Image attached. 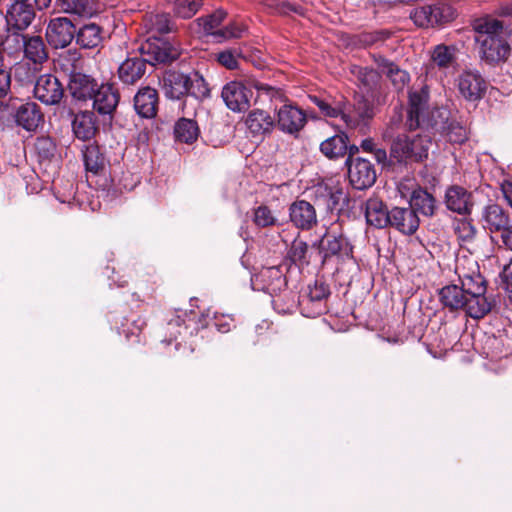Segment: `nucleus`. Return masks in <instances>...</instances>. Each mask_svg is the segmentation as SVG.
I'll use <instances>...</instances> for the list:
<instances>
[{
    "label": "nucleus",
    "instance_id": "obj_29",
    "mask_svg": "<svg viewBox=\"0 0 512 512\" xmlns=\"http://www.w3.org/2000/svg\"><path fill=\"white\" fill-rule=\"evenodd\" d=\"M484 228L491 232L504 231L509 226V216L504 209L497 205H488L482 214Z\"/></svg>",
    "mask_w": 512,
    "mask_h": 512
},
{
    "label": "nucleus",
    "instance_id": "obj_61",
    "mask_svg": "<svg viewBox=\"0 0 512 512\" xmlns=\"http://www.w3.org/2000/svg\"><path fill=\"white\" fill-rule=\"evenodd\" d=\"M84 166L86 171L93 175H97L104 170V162H84Z\"/></svg>",
    "mask_w": 512,
    "mask_h": 512
},
{
    "label": "nucleus",
    "instance_id": "obj_53",
    "mask_svg": "<svg viewBox=\"0 0 512 512\" xmlns=\"http://www.w3.org/2000/svg\"><path fill=\"white\" fill-rule=\"evenodd\" d=\"M330 195V181L321 182L312 189V196L316 204L323 205L328 208V200Z\"/></svg>",
    "mask_w": 512,
    "mask_h": 512
},
{
    "label": "nucleus",
    "instance_id": "obj_59",
    "mask_svg": "<svg viewBox=\"0 0 512 512\" xmlns=\"http://www.w3.org/2000/svg\"><path fill=\"white\" fill-rule=\"evenodd\" d=\"M83 160H99L100 150L95 144L83 145L82 149Z\"/></svg>",
    "mask_w": 512,
    "mask_h": 512
},
{
    "label": "nucleus",
    "instance_id": "obj_25",
    "mask_svg": "<svg viewBox=\"0 0 512 512\" xmlns=\"http://www.w3.org/2000/svg\"><path fill=\"white\" fill-rule=\"evenodd\" d=\"M441 304L450 311L463 310L468 315V297L458 285H447L439 291Z\"/></svg>",
    "mask_w": 512,
    "mask_h": 512
},
{
    "label": "nucleus",
    "instance_id": "obj_2",
    "mask_svg": "<svg viewBox=\"0 0 512 512\" xmlns=\"http://www.w3.org/2000/svg\"><path fill=\"white\" fill-rule=\"evenodd\" d=\"M163 83L165 94L170 99H180L185 95H191L196 99L210 96L209 85L198 71H169L165 74Z\"/></svg>",
    "mask_w": 512,
    "mask_h": 512
},
{
    "label": "nucleus",
    "instance_id": "obj_51",
    "mask_svg": "<svg viewBox=\"0 0 512 512\" xmlns=\"http://www.w3.org/2000/svg\"><path fill=\"white\" fill-rule=\"evenodd\" d=\"M225 17L226 12L224 10H217L213 14L207 16L203 19L204 31L217 36V31H215V29L223 22Z\"/></svg>",
    "mask_w": 512,
    "mask_h": 512
},
{
    "label": "nucleus",
    "instance_id": "obj_55",
    "mask_svg": "<svg viewBox=\"0 0 512 512\" xmlns=\"http://www.w3.org/2000/svg\"><path fill=\"white\" fill-rule=\"evenodd\" d=\"M214 326L221 333H227L234 326V318L231 315L215 314Z\"/></svg>",
    "mask_w": 512,
    "mask_h": 512
},
{
    "label": "nucleus",
    "instance_id": "obj_35",
    "mask_svg": "<svg viewBox=\"0 0 512 512\" xmlns=\"http://www.w3.org/2000/svg\"><path fill=\"white\" fill-rule=\"evenodd\" d=\"M199 127L196 121L180 118L174 125V136L178 142L192 144L199 136Z\"/></svg>",
    "mask_w": 512,
    "mask_h": 512
},
{
    "label": "nucleus",
    "instance_id": "obj_24",
    "mask_svg": "<svg viewBox=\"0 0 512 512\" xmlns=\"http://www.w3.org/2000/svg\"><path fill=\"white\" fill-rule=\"evenodd\" d=\"M257 280L262 284L261 289L272 297L277 296L286 287V279L279 266L263 268L257 275Z\"/></svg>",
    "mask_w": 512,
    "mask_h": 512
},
{
    "label": "nucleus",
    "instance_id": "obj_45",
    "mask_svg": "<svg viewBox=\"0 0 512 512\" xmlns=\"http://www.w3.org/2000/svg\"><path fill=\"white\" fill-rule=\"evenodd\" d=\"M21 30L9 31L2 45L9 54H15L23 51L26 43L27 35L20 32Z\"/></svg>",
    "mask_w": 512,
    "mask_h": 512
},
{
    "label": "nucleus",
    "instance_id": "obj_5",
    "mask_svg": "<svg viewBox=\"0 0 512 512\" xmlns=\"http://www.w3.org/2000/svg\"><path fill=\"white\" fill-rule=\"evenodd\" d=\"M430 146L427 137L398 135L391 144L390 155L397 160H424L428 158Z\"/></svg>",
    "mask_w": 512,
    "mask_h": 512
},
{
    "label": "nucleus",
    "instance_id": "obj_43",
    "mask_svg": "<svg viewBox=\"0 0 512 512\" xmlns=\"http://www.w3.org/2000/svg\"><path fill=\"white\" fill-rule=\"evenodd\" d=\"M433 62L440 68H448L455 62V49L446 45H437L432 53Z\"/></svg>",
    "mask_w": 512,
    "mask_h": 512
},
{
    "label": "nucleus",
    "instance_id": "obj_50",
    "mask_svg": "<svg viewBox=\"0 0 512 512\" xmlns=\"http://www.w3.org/2000/svg\"><path fill=\"white\" fill-rule=\"evenodd\" d=\"M254 222L259 227H268L275 224L276 218L267 206H259L254 211Z\"/></svg>",
    "mask_w": 512,
    "mask_h": 512
},
{
    "label": "nucleus",
    "instance_id": "obj_26",
    "mask_svg": "<svg viewBox=\"0 0 512 512\" xmlns=\"http://www.w3.org/2000/svg\"><path fill=\"white\" fill-rule=\"evenodd\" d=\"M365 218L370 226L385 228L390 222V211L379 198H369L365 204Z\"/></svg>",
    "mask_w": 512,
    "mask_h": 512
},
{
    "label": "nucleus",
    "instance_id": "obj_38",
    "mask_svg": "<svg viewBox=\"0 0 512 512\" xmlns=\"http://www.w3.org/2000/svg\"><path fill=\"white\" fill-rule=\"evenodd\" d=\"M250 87L257 90L259 96H267L268 99L274 103H283L287 101V96L281 88L270 86L267 83L260 82L258 80H250L248 82Z\"/></svg>",
    "mask_w": 512,
    "mask_h": 512
},
{
    "label": "nucleus",
    "instance_id": "obj_52",
    "mask_svg": "<svg viewBox=\"0 0 512 512\" xmlns=\"http://www.w3.org/2000/svg\"><path fill=\"white\" fill-rule=\"evenodd\" d=\"M447 136L451 142L454 143H463L468 135L467 129L456 121H451L447 125Z\"/></svg>",
    "mask_w": 512,
    "mask_h": 512
},
{
    "label": "nucleus",
    "instance_id": "obj_10",
    "mask_svg": "<svg viewBox=\"0 0 512 512\" xmlns=\"http://www.w3.org/2000/svg\"><path fill=\"white\" fill-rule=\"evenodd\" d=\"M453 17L454 12L452 11L451 7L446 5H426L416 7L410 12V18L413 20L415 25L422 28L448 22L452 20Z\"/></svg>",
    "mask_w": 512,
    "mask_h": 512
},
{
    "label": "nucleus",
    "instance_id": "obj_60",
    "mask_svg": "<svg viewBox=\"0 0 512 512\" xmlns=\"http://www.w3.org/2000/svg\"><path fill=\"white\" fill-rule=\"evenodd\" d=\"M503 282L505 284L506 290L512 293V259L510 262L504 266L502 272Z\"/></svg>",
    "mask_w": 512,
    "mask_h": 512
},
{
    "label": "nucleus",
    "instance_id": "obj_31",
    "mask_svg": "<svg viewBox=\"0 0 512 512\" xmlns=\"http://www.w3.org/2000/svg\"><path fill=\"white\" fill-rule=\"evenodd\" d=\"M330 294L329 288L324 283H315L314 286L309 287V292L307 296H305L301 305L308 306L311 304L314 307V310L311 312L309 316L320 315L325 310L324 300Z\"/></svg>",
    "mask_w": 512,
    "mask_h": 512
},
{
    "label": "nucleus",
    "instance_id": "obj_58",
    "mask_svg": "<svg viewBox=\"0 0 512 512\" xmlns=\"http://www.w3.org/2000/svg\"><path fill=\"white\" fill-rule=\"evenodd\" d=\"M243 30L237 25H230L225 27L224 29L217 30V36L223 37L225 39L229 38H239L242 35Z\"/></svg>",
    "mask_w": 512,
    "mask_h": 512
},
{
    "label": "nucleus",
    "instance_id": "obj_48",
    "mask_svg": "<svg viewBox=\"0 0 512 512\" xmlns=\"http://www.w3.org/2000/svg\"><path fill=\"white\" fill-rule=\"evenodd\" d=\"M310 101L315 104L325 117L338 118L341 115L342 106H333L331 103L316 95L309 96Z\"/></svg>",
    "mask_w": 512,
    "mask_h": 512
},
{
    "label": "nucleus",
    "instance_id": "obj_8",
    "mask_svg": "<svg viewBox=\"0 0 512 512\" xmlns=\"http://www.w3.org/2000/svg\"><path fill=\"white\" fill-rule=\"evenodd\" d=\"M373 116V105L361 97L353 105H342L340 119L346 128L364 131Z\"/></svg>",
    "mask_w": 512,
    "mask_h": 512
},
{
    "label": "nucleus",
    "instance_id": "obj_49",
    "mask_svg": "<svg viewBox=\"0 0 512 512\" xmlns=\"http://www.w3.org/2000/svg\"><path fill=\"white\" fill-rule=\"evenodd\" d=\"M307 251H308V245L305 242H303L301 240H295V241H293L290 251H289L290 259L295 264L303 265V264L307 263V260H306Z\"/></svg>",
    "mask_w": 512,
    "mask_h": 512
},
{
    "label": "nucleus",
    "instance_id": "obj_37",
    "mask_svg": "<svg viewBox=\"0 0 512 512\" xmlns=\"http://www.w3.org/2000/svg\"><path fill=\"white\" fill-rule=\"evenodd\" d=\"M379 67L397 90H402L410 80L409 74L405 70L400 69L396 64L387 59L382 58Z\"/></svg>",
    "mask_w": 512,
    "mask_h": 512
},
{
    "label": "nucleus",
    "instance_id": "obj_15",
    "mask_svg": "<svg viewBox=\"0 0 512 512\" xmlns=\"http://www.w3.org/2000/svg\"><path fill=\"white\" fill-rule=\"evenodd\" d=\"M92 100L95 111L101 115L111 116L119 103L120 95L113 84L105 83L97 86Z\"/></svg>",
    "mask_w": 512,
    "mask_h": 512
},
{
    "label": "nucleus",
    "instance_id": "obj_14",
    "mask_svg": "<svg viewBox=\"0 0 512 512\" xmlns=\"http://www.w3.org/2000/svg\"><path fill=\"white\" fill-rule=\"evenodd\" d=\"M458 89L466 100L475 102L483 97L486 82L479 72L468 70L459 76Z\"/></svg>",
    "mask_w": 512,
    "mask_h": 512
},
{
    "label": "nucleus",
    "instance_id": "obj_54",
    "mask_svg": "<svg viewBox=\"0 0 512 512\" xmlns=\"http://www.w3.org/2000/svg\"><path fill=\"white\" fill-rule=\"evenodd\" d=\"M360 148L363 152L372 154L375 160H387L386 150L379 147L371 138L364 139L360 144Z\"/></svg>",
    "mask_w": 512,
    "mask_h": 512
},
{
    "label": "nucleus",
    "instance_id": "obj_1",
    "mask_svg": "<svg viewBox=\"0 0 512 512\" xmlns=\"http://www.w3.org/2000/svg\"><path fill=\"white\" fill-rule=\"evenodd\" d=\"M474 30L482 59L488 63H498L507 58L510 46L501 21L493 17L480 18L474 22Z\"/></svg>",
    "mask_w": 512,
    "mask_h": 512
},
{
    "label": "nucleus",
    "instance_id": "obj_11",
    "mask_svg": "<svg viewBox=\"0 0 512 512\" xmlns=\"http://www.w3.org/2000/svg\"><path fill=\"white\" fill-rule=\"evenodd\" d=\"M64 95V88L58 78L52 74L39 76L34 86V96L46 105L58 104Z\"/></svg>",
    "mask_w": 512,
    "mask_h": 512
},
{
    "label": "nucleus",
    "instance_id": "obj_16",
    "mask_svg": "<svg viewBox=\"0 0 512 512\" xmlns=\"http://www.w3.org/2000/svg\"><path fill=\"white\" fill-rule=\"evenodd\" d=\"M289 218L301 230H311L318 223L315 207L305 200H297L290 205Z\"/></svg>",
    "mask_w": 512,
    "mask_h": 512
},
{
    "label": "nucleus",
    "instance_id": "obj_30",
    "mask_svg": "<svg viewBox=\"0 0 512 512\" xmlns=\"http://www.w3.org/2000/svg\"><path fill=\"white\" fill-rule=\"evenodd\" d=\"M75 39L83 49L96 48L103 40L102 28L95 23L85 24L76 32Z\"/></svg>",
    "mask_w": 512,
    "mask_h": 512
},
{
    "label": "nucleus",
    "instance_id": "obj_56",
    "mask_svg": "<svg viewBox=\"0 0 512 512\" xmlns=\"http://www.w3.org/2000/svg\"><path fill=\"white\" fill-rule=\"evenodd\" d=\"M455 230L462 240H471L476 233L475 227L468 221L458 222Z\"/></svg>",
    "mask_w": 512,
    "mask_h": 512
},
{
    "label": "nucleus",
    "instance_id": "obj_57",
    "mask_svg": "<svg viewBox=\"0 0 512 512\" xmlns=\"http://www.w3.org/2000/svg\"><path fill=\"white\" fill-rule=\"evenodd\" d=\"M415 183L411 179H405L397 185V190L401 198L411 200L412 191L416 190Z\"/></svg>",
    "mask_w": 512,
    "mask_h": 512
},
{
    "label": "nucleus",
    "instance_id": "obj_27",
    "mask_svg": "<svg viewBox=\"0 0 512 512\" xmlns=\"http://www.w3.org/2000/svg\"><path fill=\"white\" fill-rule=\"evenodd\" d=\"M23 48V57L35 66H41L48 60L46 44L40 35L28 34Z\"/></svg>",
    "mask_w": 512,
    "mask_h": 512
},
{
    "label": "nucleus",
    "instance_id": "obj_18",
    "mask_svg": "<svg viewBox=\"0 0 512 512\" xmlns=\"http://www.w3.org/2000/svg\"><path fill=\"white\" fill-rule=\"evenodd\" d=\"M351 185L358 190L372 186L376 180V171L371 162H346Z\"/></svg>",
    "mask_w": 512,
    "mask_h": 512
},
{
    "label": "nucleus",
    "instance_id": "obj_46",
    "mask_svg": "<svg viewBox=\"0 0 512 512\" xmlns=\"http://www.w3.org/2000/svg\"><path fill=\"white\" fill-rule=\"evenodd\" d=\"M242 52L238 48H230L223 50L217 54L218 62L227 69H235L238 67V60Z\"/></svg>",
    "mask_w": 512,
    "mask_h": 512
},
{
    "label": "nucleus",
    "instance_id": "obj_28",
    "mask_svg": "<svg viewBox=\"0 0 512 512\" xmlns=\"http://www.w3.org/2000/svg\"><path fill=\"white\" fill-rule=\"evenodd\" d=\"M72 130L78 139L90 140L97 131L96 117L93 112H80L74 116Z\"/></svg>",
    "mask_w": 512,
    "mask_h": 512
},
{
    "label": "nucleus",
    "instance_id": "obj_19",
    "mask_svg": "<svg viewBox=\"0 0 512 512\" xmlns=\"http://www.w3.org/2000/svg\"><path fill=\"white\" fill-rule=\"evenodd\" d=\"M158 104V92L149 86L139 89L134 96V109L142 118H154L158 111Z\"/></svg>",
    "mask_w": 512,
    "mask_h": 512
},
{
    "label": "nucleus",
    "instance_id": "obj_39",
    "mask_svg": "<svg viewBox=\"0 0 512 512\" xmlns=\"http://www.w3.org/2000/svg\"><path fill=\"white\" fill-rule=\"evenodd\" d=\"M56 145L50 137H39L31 148L32 157L38 160H51L55 157Z\"/></svg>",
    "mask_w": 512,
    "mask_h": 512
},
{
    "label": "nucleus",
    "instance_id": "obj_3",
    "mask_svg": "<svg viewBox=\"0 0 512 512\" xmlns=\"http://www.w3.org/2000/svg\"><path fill=\"white\" fill-rule=\"evenodd\" d=\"M456 273L461 282L460 288L468 297V316L474 319L483 318L492 309V303L485 294V280L474 270L471 274L462 273L459 264L456 265Z\"/></svg>",
    "mask_w": 512,
    "mask_h": 512
},
{
    "label": "nucleus",
    "instance_id": "obj_33",
    "mask_svg": "<svg viewBox=\"0 0 512 512\" xmlns=\"http://www.w3.org/2000/svg\"><path fill=\"white\" fill-rule=\"evenodd\" d=\"M436 201L434 197L426 190L418 187L412 191L409 207L415 212H420L425 216H432L435 212Z\"/></svg>",
    "mask_w": 512,
    "mask_h": 512
},
{
    "label": "nucleus",
    "instance_id": "obj_32",
    "mask_svg": "<svg viewBox=\"0 0 512 512\" xmlns=\"http://www.w3.org/2000/svg\"><path fill=\"white\" fill-rule=\"evenodd\" d=\"M246 125L252 134L262 135L272 130L274 122L268 112L256 109L248 114Z\"/></svg>",
    "mask_w": 512,
    "mask_h": 512
},
{
    "label": "nucleus",
    "instance_id": "obj_36",
    "mask_svg": "<svg viewBox=\"0 0 512 512\" xmlns=\"http://www.w3.org/2000/svg\"><path fill=\"white\" fill-rule=\"evenodd\" d=\"M320 251L326 259L338 255L341 252L348 254L351 249L348 246L347 240L343 236L325 234L320 241Z\"/></svg>",
    "mask_w": 512,
    "mask_h": 512
},
{
    "label": "nucleus",
    "instance_id": "obj_23",
    "mask_svg": "<svg viewBox=\"0 0 512 512\" xmlns=\"http://www.w3.org/2000/svg\"><path fill=\"white\" fill-rule=\"evenodd\" d=\"M472 196L465 188L451 186L445 193V204L447 209L458 214H469L473 203Z\"/></svg>",
    "mask_w": 512,
    "mask_h": 512
},
{
    "label": "nucleus",
    "instance_id": "obj_21",
    "mask_svg": "<svg viewBox=\"0 0 512 512\" xmlns=\"http://www.w3.org/2000/svg\"><path fill=\"white\" fill-rule=\"evenodd\" d=\"M98 86L97 81L89 75L77 72L69 78L68 90L73 99L78 101L91 100Z\"/></svg>",
    "mask_w": 512,
    "mask_h": 512
},
{
    "label": "nucleus",
    "instance_id": "obj_63",
    "mask_svg": "<svg viewBox=\"0 0 512 512\" xmlns=\"http://www.w3.org/2000/svg\"><path fill=\"white\" fill-rule=\"evenodd\" d=\"M33 10L37 8L38 10L46 9L50 6L51 0H29Z\"/></svg>",
    "mask_w": 512,
    "mask_h": 512
},
{
    "label": "nucleus",
    "instance_id": "obj_34",
    "mask_svg": "<svg viewBox=\"0 0 512 512\" xmlns=\"http://www.w3.org/2000/svg\"><path fill=\"white\" fill-rule=\"evenodd\" d=\"M348 136L345 133L334 135L320 145V150L324 156L332 158L344 157L348 149Z\"/></svg>",
    "mask_w": 512,
    "mask_h": 512
},
{
    "label": "nucleus",
    "instance_id": "obj_62",
    "mask_svg": "<svg viewBox=\"0 0 512 512\" xmlns=\"http://www.w3.org/2000/svg\"><path fill=\"white\" fill-rule=\"evenodd\" d=\"M504 245L512 250V226H508L501 234Z\"/></svg>",
    "mask_w": 512,
    "mask_h": 512
},
{
    "label": "nucleus",
    "instance_id": "obj_9",
    "mask_svg": "<svg viewBox=\"0 0 512 512\" xmlns=\"http://www.w3.org/2000/svg\"><path fill=\"white\" fill-rule=\"evenodd\" d=\"M76 35V28L66 17H56L49 21L46 28V39L50 46L62 49L71 44Z\"/></svg>",
    "mask_w": 512,
    "mask_h": 512
},
{
    "label": "nucleus",
    "instance_id": "obj_41",
    "mask_svg": "<svg viewBox=\"0 0 512 512\" xmlns=\"http://www.w3.org/2000/svg\"><path fill=\"white\" fill-rule=\"evenodd\" d=\"M173 5L174 13L183 19L192 18L202 7L203 0H168Z\"/></svg>",
    "mask_w": 512,
    "mask_h": 512
},
{
    "label": "nucleus",
    "instance_id": "obj_40",
    "mask_svg": "<svg viewBox=\"0 0 512 512\" xmlns=\"http://www.w3.org/2000/svg\"><path fill=\"white\" fill-rule=\"evenodd\" d=\"M145 26L150 36H162L170 32V19L167 14H152L146 18Z\"/></svg>",
    "mask_w": 512,
    "mask_h": 512
},
{
    "label": "nucleus",
    "instance_id": "obj_47",
    "mask_svg": "<svg viewBox=\"0 0 512 512\" xmlns=\"http://www.w3.org/2000/svg\"><path fill=\"white\" fill-rule=\"evenodd\" d=\"M147 137L146 135H140L138 140L134 144H130L126 147L125 154L127 157H136L139 160L147 158L149 155Z\"/></svg>",
    "mask_w": 512,
    "mask_h": 512
},
{
    "label": "nucleus",
    "instance_id": "obj_12",
    "mask_svg": "<svg viewBox=\"0 0 512 512\" xmlns=\"http://www.w3.org/2000/svg\"><path fill=\"white\" fill-rule=\"evenodd\" d=\"M251 90L242 82L231 81L222 89V99L226 106L234 112H242L249 108Z\"/></svg>",
    "mask_w": 512,
    "mask_h": 512
},
{
    "label": "nucleus",
    "instance_id": "obj_17",
    "mask_svg": "<svg viewBox=\"0 0 512 512\" xmlns=\"http://www.w3.org/2000/svg\"><path fill=\"white\" fill-rule=\"evenodd\" d=\"M35 11L29 1L15 0L6 10L7 24L15 30L26 29L33 21Z\"/></svg>",
    "mask_w": 512,
    "mask_h": 512
},
{
    "label": "nucleus",
    "instance_id": "obj_13",
    "mask_svg": "<svg viewBox=\"0 0 512 512\" xmlns=\"http://www.w3.org/2000/svg\"><path fill=\"white\" fill-rule=\"evenodd\" d=\"M307 122L305 113L291 104H284L277 114L279 129L291 135H297Z\"/></svg>",
    "mask_w": 512,
    "mask_h": 512
},
{
    "label": "nucleus",
    "instance_id": "obj_44",
    "mask_svg": "<svg viewBox=\"0 0 512 512\" xmlns=\"http://www.w3.org/2000/svg\"><path fill=\"white\" fill-rule=\"evenodd\" d=\"M348 202V196L343 187L332 180H330V195L328 200V210L343 209Z\"/></svg>",
    "mask_w": 512,
    "mask_h": 512
},
{
    "label": "nucleus",
    "instance_id": "obj_42",
    "mask_svg": "<svg viewBox=\"0 0 512 512\" xmlns=\"http://www.w3.org/2000/svg\"><path fill=\"white\" fill-rule=\"evenodd\" d=\"M57 3L65 13L84 16L93 11L90 0H57Z\"/></svg>",
    "mask_w": 512,
    "mask_h": 512
},
{
    "label": "nucleus",
    "instance_id": "obj_7",
    "mask_svg": "<svg viewBox=\"0 0 512 512\" xmlns=\"http://www.w3.org/2000/svg\"><path fill=\"white\" fill-rule=\"evenodd\" d=\"M429 91L426 86L409 92L407 123L409 130H416L422 125H433L428 117Z\"/></svg>",
    "mask_w": 512,
    "mask_h": 512
},
{
    "label": "nucleus",
    "instance_id": "obj_20",
    "mask_svg": "<svg viewBox=\"0 0 512 512\" xmlns=\"http://www.w3.org/2000/svg\"><path fill=\"white\" fill-rule=\"evenodd\" d=\"M389 225L403 234L412 235L419 227V218L410 207H394L390 211Z\"/></svg>",
    "mask_w": 512,
    "mask_h": 512
},
{
    "label": "nucleus",
    "instance_id": "obj_6",
    "mask_svg": "<svg viewBox=\"0 0 512 512\" xmlns=\"http://www.w3.org/2000/svg\"><path fill=\"white\" fill-rule=\"evenodd\" d=\"M138 50L146 63L151 65L171 62L178 56V50L169 41L156 35L149 36Z\"/></svg>",
    "mask_w": 512,
    "mask_h": 512
},
{
    "label": "nucleus",
    "instance_id": "obj_4",
    "mask_svg": "<svg viewBox=\"0 0 512 512\" xmlns=\"http://www.w3.org/2000/svg\"><path fill=\"white\" fill-rule=\"evenodd\" d=\"M0 111L9 113L15 125L27 132H36L44 123V114L37 103L32 101L19 103V99L14 96L1 102Z\"/></svg>",
    "mask_w": 512,
    "mask_h": 512
},
{
    "label": "nucleus",
    "instance_id": "obj_64",
    "mask_svg": "<svg viewBox=\"0 0 512 512\" xmlns=\"http://www.w3.org/2000/svg\"><path fill=\"white\" fill-rule=\"evenodd\" d=\"M503 193L505 195V198L509 202V204L512 206V184L508 183L507 185L503 186Z\"/></svg>",
    "mask_w": 512,
    "mask_h": 512
},
{
    "label": "nucleus",
    "instance_id": "obj_22",
    "mask_svg": "<svg viewBox=\"0 0 512 512\" xmlns=\"http://www.w3.org/2000/svg\"><path fill=\"white\" fill-rule=\"evenodd\" d=\"M147 63L142 56L126 58L118 67V77L124 84L138 82L146 73Z\"/></svg>",
    "mask_w": 512,
    "mask_h": 512
}]
</instances>
